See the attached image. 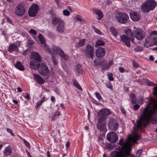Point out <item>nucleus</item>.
I'll use <instances>...</instances> for the list:
<instances>
[{
    "label": "nucleus",
    "instance_id": "obj_1",
    "mask_svg": "<svg viewBox=\"0 0 157 157\" xmlns=\"http://www.w3.org/2000/svg\"><path fill=\"white\" fill-rule=\"evenodd\" d=\"M38 37L41 44H42V47L47 52L51 54L53 64L54 65H57L58 63V62L56 58L57 54L65 60H69V56L64 53L63 51L60 47L58 46H55L53 47L51 49L49 48L46 46L45 40L44 38L42 35L39 34Z\"/></svg>",
    "mask_w": 157,
    "mask_h": 157
},
{
    "label": "nucleus",
    "instance_id": "obj_2",
    "mask_svg": "<svg viewBox=\"0 0 157 157\" xmlns=\"http://www.w3.org/2000/svg\"><path fill=\"white\" fill-rule=\"evenodd\" d=\"M140 138V136L137 134L135 133L132 136L128 137V140L124 143V139L122 138L120 140L118 144L122 146L123 148L127 150L132 145L131 141L135 143Z\"/></svg>",
    "mask_w": 157,
    "mask_h": 157
},
{
    "label": "nucleus",
    "instance_id": "obj_3",
    "mask_svg": "<svg viewBox=\"0 0 157 157\" xmlns=\"http://www.w3.org/2000/svg\"><path fill=\"white\" fill-rule=\"evenodd\" d=\"M156 6V2L153 0H148L145 1L142 4V10L144 12H149L152 10Z\"/></svg>",
    "mask_w": 157,
    "mask_h": 157
},
{
    "label": "nucleus",
    "instance_id": "obj_4",
    "mask_svg": "<svg viewBox=\"0 0 157 157\" xmlns=\"http://www.w3.org/2000/svg\"><path fill=\"white\" fill-rule=\"evenodd\" d=\"M115 18L117 21L121 24H125L129 19L128 14L124 13H118L116 14Z\"/></svg>",
    "mask_w": 157,
    "mask_h": 157
},
{
    "label": "nucleus",
    "instance_id": "obj_5",
    "mask_svg": "<svg viewBox=\"0 0 157 157\" xmlns=\"http://www.w3.org/2000/svg\"><path fill=\"white\" fill-rule=\"evenodd\" d=\"M133 28L135 29L133 31V33L137 40H141L144 37L145 34L142 29L138 28L135 29V27H134Z\"/></svg>",
    "mask_w": 157,
    "mask_h": 157
},
{
    "label": "nucleus",
    "instance_id": "obj_6",
    "mask_svg": "<svg viewBox=\"0 0 157 157\" xmlns=\"http://www.w3.org/2000/svg\"><path fill=\"white\" fill-rule=\"evenodd\" d=\"M85 52L86 58L93 59L94 52L93 46L90 44H87L86 47Z\"/></svg>",
    "mask_w": 157,
    "mask_h": 157
},
{
    "label": "nucleus",
    "instance_id": "obj_7",
    "mask_svg": "<svg viewBox=\"0 0 157 157\" xmlns=\"http://www.w3.org/2000/svg\"><path fill=\"white\" fill-rule=\"evenodd\" d=\"M135 37V36L134 35H133L132 36L128 38L125 35H123L121 36V39L127 47H129L131 45L130 40L132 42H133Z\"/></svg>",
    "mask_w": 157,
    "mask_h": 157
},
{
    "label": "nucleus",
    "instance_id": "obj_8",
    "mask_svg": "<svg viewBox=\"0 0 157 157\" xmlns=\"http://www.w3.org/2000/svg\"><path fill=\"white\" fill-rule=\"evenodd\" d=\"M39 10V6L36 4H33L29 8V15L31 17L36 15Z\"/></svg>",
    "mask_w": 157,
    "mask_h": 157
},
{
    "label": "nucleus",
    "instance_id": "obj_9",
    "mask_svg": "<svg viewBox=\"0 0 157 157\" xmlns=\"http://www.w3.org/2000/svg\"><path fill=\"white\" fill-rule=\"evenodd\" d=\"M113 64V60L109 62L108 63L107 61L105 60L100 61V67H102V71L106 70Z\"/></svg>",
    "mask_w": 157,
    "mask_h": 157
},
{
    "label": "nucleus",
    "instance_id": "obj_10",
    "mask_svg": "<svg viewBox=\"0 0 157 157\" xmlns=\"http://www.w3.org/2000/svg\"><path fill=\"white\" fill-rule=\"evenodd\" d=\"M106 137L108 140L111 143L116 142L118 138L117 134L114 132L109 133L107 134Z\"/></svg>",
    "mask_w": 157,
    "mask_h": 157
},
{
    "label": "nucleus",
    "instance_id": "obj_11",
    "mask_svg": "<svg viewBox=\"0 0 157 157\" xmlns=\"http://www.w3.org/2000/svg\"><path fill=\"white\" fill-rule=\"evenodd\" d=\"M118 124L115 119H110L109 123V127L111 130L116 131L118 128Z\"/></svg>",
    "mask_w": 157,
    "mask_h": 157
},
{
    "label": "nucleus",
    "instance_id": "obj_12",
    "mask_svg": "<svg viewBox=\"0 0 157 157\" xmlns=\"http://www.w3.org/2000/svg\"><path fill=\"white\" fill-rule=\"evenodd\" d=\"M39 73L42 75H47L49 73L48 67L43 63L41 64L40 68L39 69Z\"/></svg>",
    "mask_w": 157,
    "mask_h": 157
},
{
    "label": "nucleus",
    "instance_id": "obj_13",
    "mask_svg": "<svg viewBox=\"0 0 157 157\" xmlns=\"http://www.w3.org/2000/svg\"><path fill=\"white\" fill-rule=\"evenodd\" d=\"M105 54V49L101 47L98 48L95 51L96 56L98 58L103 57Z\"/></svg>",
    "mask_w": 157,
    "mask_h": 157
},
{
    "label": "nucleus",
    "instance_id": "obj_14",
    "mask_svg": "<svg viewBox=\"0 0 157 157\" xmlns=\"http://www.w3.org/2000/svg\"><path fill=\"white\" fill-rule=\"evenodd\" d=\"M111 113V111L108 109L103 108L98 113V116H104L105 117L108 116Z\"/></svg>",
    "mask_w": 157,
    "mask_h": 157
},
{
    "label": "nucleus",
    "instance_id": "obj_15",
    "mask_svg": "<svg viewBox=\"0 0 157 157\" xmlns=\"http://www.w3.org/2000/svg\"><path fill=\"white\" fill-rule=\"evenodd\" d=\"M25 13V10L24 7L21 5L17 6L15 11V13L18 15H23Z\"/></svg>",
    "mask_w": 157,
    "mask_h": 157
},
{
    "label": "nucleus",
    "instance_id": "obj_16",
    "mask_svg": "<svg viewBox=\"0 0 157 157\" xmlns=\"http://www.w3.org/2000/svg\"><path fill=\"white\" fill-rule=\"evenodd\" d=\"M40 62L36 60H32L30 62L29 65L33 69H37L40 66Z\"/></svg>",
    "mask_w": 157,
    "mask_h": 157
},
{
    "label": "nucleus",
    "instance_id": "obj_17",
    "mask_svg": "<svg viewBox=\"0 0 157 157\" xmlns=\"http://www.w3.org/2000/svg\"><path fill=\"white\" fill-rule=\"evenodd\" d=\"M34 79L39 84L41 85L44 83V80L39 75L33 74Z\"/></svg>",
    "mask_w": 157,
    "mask_h": 157
},
{
    "label": "nucleus",
    "instance_id": "obj_18",
    "mask_svg": "<svg viewBox=\"0 0 157 157\" xmlns=\"http://www.w3.org/2000/svg\"><path fill=\"white\" fill-rule=\"evenodd\" d=\"M65 23L63 21L58 24L57 27V30L59 33H63L65 31Z\"/></svg>",
    "mask_w": 157,
    "mask_h": 157
},
{
    "label": "nucleus",
    "instance_id": "obj_19",
    "mask_svg": "<svg viewBox=\"0 0 157 157\" xmlns=\"http://www.w3.org/2000/svg\"><path fill=\"white\" fill-rule=\"evenodd\" d=\"M19 48L15 43L10 44L8 48V51L10 53L15 51H18Z\"/></svg>",
    "mask_w": 157,
    "mask_h": 157
},
{
    "label": "nucleus",
    "instance_id": "obj_20",
    "mask_svg": "<svg viewBox=\"0 0 157 157\" xmlns=\"http://www.w3.org/2000/svg\"><path fill=\"white\" fill-rule=\"evenodd\" d=\"M130 15L131 18L134 21H138L140 19V16L136 12H132Z\"/></svg>",
    "mask_w": 157,
    "mask_h": 157
},
{
    "label": "nucleus",
    "instance_id": "obj_21",
    "mask_svg": "<svg viewBox=\"0 0 157 157\" xmlns=\"http://www.w3.org/2000/svg\"><path fill=\"white\" fill-rule=\"evenodd\" d=\"M93 12L94 13L98 15V19L101 20L103 16L102 12L99 9H93Z\"/></svg>",
    "mask_w": 157,
    "mask_h": 157
},
{
    "label": "nucleus",
    "instance_id": "obj_22",
    "mask_svg": "<svg viewBox=\"0 0 157 157\" xmlns=\"http://www.w3.org/2000/svg\"><path fill=\"white\" fill-rule=\"evenodd\" d=\"M31 55L33 60H36L39 62L41 61V59L39 54L36 52H32Z\"/></svg>",
    "mask_w": 157,
    "mask_h": 157
},
{
    "label": "nucleus",
    "instance_id": "obj_23",
    "mask_svg": "<svg viewBox=\"0 0 157 157\" xmlns=\"http://www.w3.org/2000/svg\"><path fill=\"white\" fill-rule=\"evenodd\" d=\"M14 66L16 68L21 71H23L25 69L22 63L20 61L17 62Z\"/></svg>",
    "mask_w": 157,
    "mask_h": 157
},
{
    "label": "nucleus",
    "instance_id": "obj_24",
    "mask_svg": "<svg viewBox=\"0 0 157 157\" xmlns=\"http://www.w3.org/2000/svg\"><path fill=\"white\" fill-rule=\"evenodd\" d=\"M63 21L60 18L56 17L53 18L52 21V24L53 25H55L58 23L59 24V23H61Z\"/></svg>",
    "mask_w": 157,
    "mask_h": 157
},
{
    "label": "nucleus",
    "instance_id": "obj_25",
    "mask_svg": "<svg viewBox=\"0 0 157 157\" xmlns=\"http://www.w3.org/2000/svg\"><path fill=\"white\" fill-rule=\"evenodd\" d=\"M150 40V37H148L146 38L144 44V47L148 48L150 46H153Z\"/></svg>",
    "mask_w": 157,
    "mask_h": 157
},
{
    "label": "nucleus",
    "instance_id": "obj_26",
    "mask_svg": "<svg viewBox=\"0 0 157 157\" xmlns=\"http://www.w3.org/2000/svg\"><path fill=\"white\" fill-rule=\"evenodd\" d=\"M83 71L81 65L78 64L76 66L75 72L76 74H82Z\"/></svg>",
    "mask_w": 157,
    "mask_h": 157
},
{
    "label": "nucleus",
    "instance_id": "obj_27",
    "mask_svg": "<svg viewBox=\"0 0 157 157\" xmlns=\"http://www.w3.org/2000/svg\"><path fill=\"white\" fill-rule=\"evenodd\" d=\"M110 31L114 36H116L118 35V33L117 30L113 26L111 27L110 28Z\"/></svg>",
    "mask_w": 157,
    "mask_h": 157
},
{
    "label": "nucleus",
    "instance_id": "obj_28",
    "mask_svg": "<svg viewBox=\"0 0 157 157\" xmlns=\"http://www.w3.org/2000/svg\"><path fill=\"white\" fill-rule=\"evenodd\" d=\"M12 152V150L9 147H7L3 151L4 154L6 155H10Z\"/></svg>",
    "mask_w": 157,
    "mask_h": 157
},
{
    "label": "nucleus",
    "instance_id": "obj_29",
    "mask_svg": "<svg viewBox=\"0 0 157 157\" xmlns=\"http://www.w3.org/2000/svg\"><path fill=\"white\" fill-rule=\"evenodd\" d=\"M150 39L151 42L152 43L153 45H155L157 44V37L156 36H150Z\"/></svg>",
    "mask_w": 157,
    "mask_h": 157
},
{
    "label": "nucleus",
    "instance_id": "obj_30",
    "mask_svg": "<svg viewBox=\"0 0 157 157\" xmlns=\"http://www.w3.org/2000/svg\"><path fill=\"white\" fill-rule=\"evenodd\" d=\"M86 40V39H84L80 40L79 42L77 43L76 46L78 47H80L83 46L84 45Z\"/></svg>",
    "mask_w": 157,
    "mask_h": 157
},
{
    "label": "nucleus",
    "instance_id": "obj_31",
    "mask_svg": "<svg viewBox=\"0 0 157 157\" xmlns=\"http://www.w3.org/2000/svg\"><path fill=\"white\" fill-rule=\"evenodd\" d=\"M130 99L132 100L133 104H135L136 103V95L134 93H132L130 95Z\"/></svg>",
    "mask_w": 157,
    "mask_h": 157
},
{
    "label": "nucleus",
    "instance_id": "obj_32",
    "mask_svg": "<svg viewBox=\"0 0 157 157\" xmlns=\"http://www.w3.org/2000/svg\"><path fill=\"white\" fill-rule=\"evenodd\" d=\"M125 33L126 35L125 36H127L128 38L134 35L133 33H132L130 29H126L125 30Z\"/></svg>",
    "mask_w": 157,
    "mask_h": 157
},
{
    "label": "nucleus",
    "instance_id": "obj_33",
    "mask_svg": "<svg viewBox=\"0 0 157 157\" xmlns=\"http://www.w3.org/2000/svg\"><path fill=\"white\" fill-rule=\"evenodd\" d=\"M97 127L99 130L102 131L105 128L106 126L105 124L100 123L97 124Z\"/></svg>",
    "mask_w": 157,
    "mask_h": 157
},
{
    "label": "nucleus",
    "instance_id": "obj_34",
    "mask_svg": "<svg viewBox=\"0 0 157 157\" xmlns=\"http://www.w3.org/2000/svg\"><path fill=\"white\" fill-rule=\"evenodd\" d=\"M105 44L104 42L101 40H98L96 43L95 46L98 47L99 46H101L104 45Z\"/></svg>",
    "mask_w": 157,
    "mask_h": 157
},
{
    "label": "nucleus",
    "instance_id": "obj_35",
    "mask_svg": "<svg viewBox=\"0 0 157 157\" xmlns=\"http://www.w3.org/2000/svg\"><path fill=\"white\" fill-rule=\"evenodd\" d=\"M73 85L74 86L76 87L78 89L80 90H82V88L80 85L78 83L77 81L75 80H73Z\"/></svg>",
    "mask_w": 157,
    "mask_h": 157
},
{
    "label": "nucleus",
    "instance_id": "obj_36",
    "mask_svg": "<svg viewBox=\"0 0 157 157\" xmlns=\"http://www.w3.org/2000/svg\"><path fill=\"white\" fill-rule=\"evenodd\" d=\"M94 64L96 67H100V61H99V59H97L94 60Z\"/></svg>",
    "mask_w": 157,
    "mask_h": 157
},
{
    "label": "nucleus",
    "instance_id": "obj_37",
    "mask_svg": "<svg viewBox=\"0 0 157 157\" xmlns=\"http://www.w3.org/2000/svg\"><path fill=\"white\" fill-rule=\"evenodd\" d=\"M107 76L109 81H113L114 80V78L113 77V74L112 73H108L107 74Z\"/></svg>",
    "mask_w": 157,
    "mask_h": 157
},
{
    "label": "nucleus",
    "instance_id": "obj_38",
    "mask_svg": "<svg viewBox=\"0 0 157 157\" xmlns=\"http://www.w3.org/2000/svg\"><path fill=\"white\" fill-rule=\"evenodd\" d=\"M143 50V47L139 46H137L134 49L135 51L136 52H141Z\"/></svg>",
    "mask_w": 157,
    "mask_h": 157
},
{
    "label": "nucleus",
    "instance_id": "obj_39",
    "mask_svg": "<svg viewBox=\"0 0 157 157\" xmlns=\"http://www.w3.org/2000/svg\"><path fill=\"white\" fill-rule=\"evenodd\" d=\"M44 101L45 100L43 99H42L41 101H39L37 102L36 104V109H37L39 106H40Z\"/></svg>",
    "mask_w": 157,
    "mask_h": 157
},
{
    "label": "nucleus",
    "instance_id": "obj_40",
    "mask_svg": "<svg viewBox=\"0 0 157 157\" xmlns=\"http://www.w3.org/2000/svg\"><path fill=\"white\" fill-rule=\"evenodd\" d=\"M143 150L142 149H140L138 150L136 154V157H140L142 154V152Z\"/></svg>",
    "mask_w": 157,
    "mask_h": 157
},
{
    "label": "nucleus",
    "instance_id": "obj_41",
    "mask_svg": "<svg viewBox=\"0 0 157 157\" xmlns=\"http://www.w3.org/2000/svg\"><path fill=\"white\" fill-rule=\"evenodd\" d=\"M60 112L59 111H58L57 110V111L54 114V115L52 118V120L54 121L56 119V116H59L60 115Z\"/></svg>",
    "mask_w": 157,
    "mask_h": 157
},
{
    "label": "nucleus",
    "instance_id": "obj_42",
    "mask_svg": "<svg viewBox=\"0 0 157 157\" xmlns=\"http://www.w3.org/2000/svg\"><path fill=\"white\" fill-rule=\"evenodd\" d=\"M106 86L108 88L111 90H112L113 89L112 85L110 82H109L107 83Z\"/></svg>",
    "mask_w": 157,
    "mask_h": 157
},
{
    "label": "nucleus",
    "instance_id": "obj_43",
    "mask_svg": "<svg viewBox=\"0 0 157 157\" xmlns=\"http://www.w3.org/2000/svg\"><path fill=\"white\" fill-rule=\"evenodd\" d=\"M63 14L64 15L68 16L70 14V12L67 10H64L63 11Z\"/></svg>",
    "mask_w": 157,
    "mask_h": 157
},
{
    "label": "nucleus",
    "instance_id": "obj_44",
    "mask_svg": "<svg viewBox=\"0 0 157 157\" xmlns=\"http://www.w3.org/2000/svg\"><path fill=\"white\" fill-rule=\"evenodd\" d=\"M95 94L97 98L98 99L99 101H100L102 99V98L100 93L96 92L95 93Z\"/></svg>",
    "mask_w": 157,
    "mask_h": 157
},
{
    "label": "nucleus",
    "instance_id": "obj_45",
    "mask_svg": "<svg viewBox=\"0 0 157 157\" xmlns=\"http://www.w3.org/2000/svg\"><path fill=\"white\" fill-rule=\"evenodd\" d=\"M29 32V33L32 34L34 35H35L37 33L36 31L33 29H31Z\"/></svg>",
    "mask_w": 157,
    "mask_h": 157
},
{
    "label": "nucleus",
    "instance_id": "obj_46",
    "mask_svg": "<svg viewBox=\"0 0 157 157\" xmlns=\"http://www.w3.org/2000/svg\"><path fill=\"white\" fill-rule=\"evenodd\" d=\"M105 117L104 116H101V117H100L99 119L98 122V123H100L101 122H103L105 119Z\"/></svg>",
    "mask_w": 157,
    "mask_h": 157
},
{
    "label": "nucleus",
    "instance_id": "obj_47",
    "mask_svg": "<svg viewBox=\"0 0 157 157\" xmlns=\"http://www.w3.org/2000/svg\"><path fill=\"white\" fill-rule=\"evenodd\" d=\"M147 85L150 86H154L156 85V84H155L153 82L150 81H148L147 82Z\"/></svg>",
    "mask_w": 157,
    "mask_h": 157
},
{
    "label": "nucleus",
    "instance_id": "obj_48",
    "mask_svg": "<svg viewBox=\"0 0 157 157\" xmlns=\"http://www.w3.org/2000/svg\"><path fill=\"white\" fill-rule=\"evenodd\" d=\"M132 65L134 67H136L139 66V64L138 63L135 61H132Z\"/></svg>",
    "mask_w": 157,
    "mask_h": 157
},
{
    "label": "nucleus",
    "instance_id": "obj_49",
    "mask_svg": "<svg viewBox=\"0 0 157 157\" xmlns=\"http://www.w3.org/2000/svg\"><path fill=\"white\" fill-rule=\"evenodd\" d=\"M6 130L8 132L11 134V135L12 136H14V134L13 133L12 131V130L9 128H7L6 129Z\"/></svg>",
    "mask_w": 157,
    "mask_h": 157
},
{
    "label": "nucleus",
    "instance_id": "obj_50",
    "mask_svg": "<svg viewBox=\"0 0 157 157\" xmlns=\"http://www.w3.org/2000/svg\"><path fill=\"white\" fill-rule=\"evenodd\" d=\"M24 94H25V93H24ZM23 96L25 97V98L28 100H29L30 99L29 94L28 93H26L25 95H24Z\"/></svg>",
    "mask_w": 157,
    "mask_h": 157
},
{
    "label": "nucleus",
    "instance_id": "obj_51",
    "mask_svg": "<svg viewBox=\"0 0 157 157\" xmlns=\"http://www.w3.org/2000/svg\"><path fill=\"white\" fill-rule=\"evenodd\" d=\"M154 92L153 94L154 95H157V86L153 88Z\"/></svg>",
    "mask_w": 157,
    "mask_h": 157
},
{
    "label": "nucleus",
    "instance_id": "obj_52",
    "mask_svg": "<svg viewBox=\"0 0 157 157\" xmlns=\"http://www.w3.org/2000/svg\"><path fill=\"white\" fill-rule=\"evenodd\" d=\"M28 43L29 45L31 46L33 45L34 42L33 40L29 39L28 41Z\"/></svg>",
    "mask_w": 157,
    "mask_h": 157
},
{
    "label": "nucleus",
    "instance_id": "obj_53",
    "mask_svg": "<svg viewBox=\"0 0 157 157\" xmlns=\"http://www.w3.org/2000/svg\"><path fill=\"white\" fill-rule=\"evenodd\" d=\"M94 31L97 34L101 35L102 34V33L99 30V29H94Z\"/></svg>",
    "mask_w": 157,
    "mask_h": 157
},
{
    "label": "nucleus",
    "instance_id": "obj_54",
    "mask_svg": "<svg viewBox=\"0 0 157 157\" xmlns=\"http://www.w3.org/2000/svg\"><path fill=\"white\" fill-rule=\"evenodd\" d=\"M119 71L121 73L124 72L125 71L124 68L122 67H120L119 68Z\"/></svg>",
    "mask_w": 157,
    "mask_h": 157
},
{
    "label": "nucleus",
    "instance_id": "obj_55",
    "mask_svg": "<svg viewBox=\"0 0 157 157\" xmlns=\"http://www.w3.org/2000/svg\"><path fill=\"white\" fill-rule=\"evenodd\" d=\"M140 107V106L138 104H136L133 106V108L134 110H137Z\"/></svg>",
    "mask_w": 157,
    "mask_h": 157
},
{
    "label": "nucleus",
    "instance_id": "obj_56",
    "mask_svg": "<svg viewBox=\"0 0 157 157\" xmlns=\"http://www.w3.org/2000/svg\"><path fill=\"white\" fill-rule=\"evenodd\" d=\"M76 20L77 21H80L81 22L82 21L81 17V16H80L77 15L76 16Z\"/></svg>",
    "mask_w": 157,
    "mask_h": 157
},
{
    "label": "nucleus",
    "instance_id": "obj_57",
    "mask_svg": "<svg viewBox=\"0 0 157 157\" xmlns=\"http://www.w3.org/2000/svg\"><path fill=\"white\" fill-rule=\"evenodd\" d=\"M24 142L26 145V146H27L28 147H29L30 146V144L26 140H24Z\"/></svg>",
    "mask_w": 157,
    "mask_h": 157
},
{
    "label": "nucleus",
    "instance_id": "obj_58",
    "mask_svg": "<svg viewBox=\"0 0 157 157\" xmlns=\"http://www.w3.org/2000/svg\"><path fill=\"white\" fill-rule=\"evenodd\" d=\"M65 145H66V149L68 148L69 147L70 145V144L69 143V142H67L66 143Z\"/></svg>",
    "mask_w": 157,
    "mask_h": 157
},
{
    "label": "nucleus",
    "instance_id": "obj_59",
    "mask_svg": "<svg viewBox=\"0 0 157 157\" xmlns=\"http://www.w3.org/2000/svg\"><path fill=\"white\" fill-rule=\"evenodd\" d=\"M154 34L157 35V31L154 30L152 31L151 33V35Z\"/></svg>",
    "mask_w": 157,
    "mask_h": 157
},
{
    "label": "nucleus",
    "instance_id": "obj_60",
    "mask_svg": "<svg viewBox=\"0 0 157 157\" xmlns=\"http://www.w3.org/2000/svg\"><path fill=\"white\" fill-rule=\"evenodd\" d=\"M51 100L52 102L55 101V98L53 96H52L51 97Z\"/></svg>",
    "mask_w": 157,
    "mask_h": 157
},
{
    "label": "nucleus",
    "instance_id": "obj_61",
    "mask_svg": "<svg viewBox=\"0 0 157 157\" xmlns=\"http://www.w3.org/2000/svg\"><path fill=\"white\" fill-rule=\"evenodd\" d=\"M62 67L63 68V69H64L65 70H66L67 65L66 64H63L62 65Z\"/></svg>",
    "mask_w": 157,
    "mask_h": 157
},
{
    "label": "nucleus",
    "instance_id": "obj_62",
    "mask_svg": "<svg viewBox=\"0 0 157 157\" xmlns=\"http://www.w3.org/2000/svg\"><path fill=\"white\" fill-rule=\"evenodd\" d=\"M150 59L152 61H153L154 60V58L152 56H149Z\"/></svg>",
    "mask_w": 157,
    "mask_h": 157
},
{
    "label": "nucleus",
    "instance_id": "obj_63",
    "mask_svg": "<svg viewBox=\"0 0 157 157\" xmlns=\"http://www.w3.org/2000/svg\"><path fill=\"white\" fill-rule=\"evenodd\" d=\"M17 92H22V90L21 87H18L17 88Z\"/></svg>",
    "mask_w": 157,
    "mask_h": 157
},
{
    "label": "nucleus",
    "instance_id": "obj_64",
    "mask_svg": "<svg viewBox=\"0 0 157 157\" xmlns=\"http://www.w3.org/2000/svg\"><path fill=\"white\" fill-rule=\"evenodd\" d=\"M121 111L122 113L123 114H125L126 113V111L124 108H121Z\"/></svg>",
    "mask_w": 157,
    "mask_h": 157
}]
</instances>
